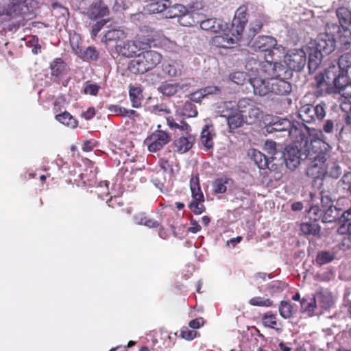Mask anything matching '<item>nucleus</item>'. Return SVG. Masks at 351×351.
I'll use <instances>...</instances> for the list:
<instances>
[{
	"label": "nucleus",
	"mask_w": 351,
	"mask_h": 351,
	"mask_svg": "<svg viewBox=\"0 0 351 351\" xmlns=\"http://www.w3.org/2000/svg\"><path fill=\"white\" fill-rule=\"evenodd\" d=\"M308 136L299 128H293L289 131V137L293 145L287 146L282 153L287 168L294 170L300 164L301 160H306V174L316 179L319 169L330 155V146L324 141V135L317 129L305 126Z\"/></svg>",
	"instance_id": "obj_1"
},
{
	"label": "nucleus",
	"mask_w": 351,
	"mask_h": 351,
	"mask_svg": "<svg viewBox=\"0 0 351 351\" xmlns=\"http://www.w3.org/2000/svg\"><path fill=\"white\" fill-rule=\"evenodd\" d=\"M237 110L244 117L245 123L253 124L258 121L263 115V110L252 99L244 97L240 99L237 104Z\"/></svg>",
	"instance_id": "obj_2"
},
{
	"label": "nucleus",
	"mask_w": 351,
	"mask_h": 351,
	"mask_svg": "<svg viewBox=\"0 0 351 351\" xmlns=\"http://www.w3.org/2000/svg\"><path fill=\"white\" fill-rule=\"evenodd\" d=\"M339 32V26L337 24H326V32L320 33L317 37V50L322 53L329 54L335 49V32Z\"/></svg>",
	"instance_id": "obj_3"
},
{
	"label": "nucleus",
	"mask_w": 351,
	"mask_h": 351,
	"mask_svg": "<svg viewBox=\"0 0 351 351\" xmlns=\"http://www.w3.org/2000/svg\"><path fill=\"white\" fill-rule=\"evenodd\" d=\"M326 108V106L324 102L316 106L306 104L299 109L298 116L304 123H315L317 120L322 121L325 117Z\"/></svg>",
	"instance_id": "obj_4"
},
{
	"label": "nucleus",
	"mask_w": 351,
	"mask_h": 351,
	"mask_svg": "<svg viewBox=\"0 0 351 351\" xmlns=\"http://www.w3.org/2000/svg\"><path fill=\"white\" fill-rule=\"evenodd\" d=\"M190 189L193 200L189 204V208L195 215H200L204 212L205 206L203 204L204 197L201 190L198 176L191 177Z\"/></svg>",
	"instance_id": "obj_5"
},
{
	"label": "nucleus",
	"mask_w": 351,
	"mask_h": 351,
	"mask_svg": "<svg viewBox=\"0 0 351 351\" xmlns=\"http://www.w3.org/2000/svg\"><path fill=\"white\" fill-rule=\"evenodd\" d=\"M287 66L291 70L300 71L306 64V55L302 49L289 51L284 58Z\"/></svg>",
	"instance_id": "obj_6"
},
{
	"label": "nucleus",
	"mask_w": 351,
	"mask_h": 351,
	"mask_svg": "<svg viewBox=\"0 0 351 351\" xmlns=\"http://www.w3.org/2000/svg\"><path fill=\"white\" fill-rule=\"evenodd\" d=\"M170 141V136L162 130H156L145 141L149 152H156L161 149Z\"/></svg>",
	"instance_id": "obj_7"
},
{
	"label": "nucleus",
	"mask_w": 351,
	"mask_h": 351,
	"mask_svg": "<svg viewBox=\"0 0 351 351\" xmlns=\"http://www.w3.org/2000/svg\"><path fill=\"white\" fill-rule=\"evenodd\" d=\"M147 47H149L147 43L144 44L140 40H129L116 45V49L123 56L130 58L137 56L141 49H146Z\"/></svg>",
	"instance_id": "obj_8"
},
{
	"label": "nucleus",
	"mask_w": 351,
	"mask_h": 351,
	"mask_svg": "<svg viewBox=\"0 0 351 351\" xmlns=\"http://www.w3.org/2000/svg\"><path fill=\"white\" fill-rule=\"evenodd\" d=\"M245 67L250 77L266 75L271 68V61H260L251 57L247 59Z\"/></svg>",
	"instance_id": "obj_9"
},
{
	"label": "nucleus",
	"mask_w": 351,
	"mask_h": 351,
	"mask_svg": "<svg viewBox=\"0 0 351 351\" xmlns=\"http://www.w3.org/2000/svg\"><path fill=\"white\" fill-rule=\"evenodd\" d=\"M266 77H269V76L266 75L250 77L249 81L253 87L255 95L265 96L271 93L270 79L265 80Z\"/></svg>",
	"instance_id": "obj_10"
},
{
	"label": "nucleus",
	"mask_w": 351,
	"mask_h": 351,
	"mask_svg": "<svg viewBox=\"0 0 351 351\" xmlns=\"http://www.w3.org/2000/svg\"><path fill=\"white\" fill-rule=\"evenodd\" d=\"M25 0H10L7 8L0 5V17L6 16L10 20L21 16L24 7Z\"/></svg>",
	"instance_id": "obj_11"
},
{
	"label": "nucleus",
	"mask_w": 351,
	"mask_h": 351,
	"mask_svg": "<svg viewBox=\"0 0 351 351\" xmlns=\"http://www.w3.org/2000/svg\"><path fill=\"white\" fill-rule=\"evenodd\" d=\"M277 45L276 39L271 36H259L252 44V47L256 51L262 52L271 51Z\"/></svg>",
	"instance_id": "obj_12"
},
{
	"label": "nucleus",
	"mask_w": 351,
	"mask_h": 351,
	"mask_svg": "<svg viewBox=\"0 0 351 351\" xmlns=\"http://www.w3.org/2000/svg\"><path fill=\"white\" fill-rule=\"evenodd\" d=\"M271 93L278 95H288L292 91V84L287 80L270 78Z\"/></svg>",
	"instance_id": "obj_13"
},
{
	"label": "nucleus",
	"mask_w": 351,
	"mask_h": 351,
	"mask_svg": "<svg viewBox=\"0 0 351 351\" xmlns=\"http://www.w3.org/2000/svg\"><path fill=\"white\" fill-rule=\"evenodd\" d=\"M202 19L204 16L199 11L186 8V12L181 19H178V22L183 26L193 27L199 24Z\"/></svg>",
	"instance_id": "obj_14"
},
{
	"label": "nucleus",
	"mask_w": 351,
	"mask_h": 351,
	"mask_svg": "<svg viewBox=\"0 0 351 351\" xmlns=\"http://www.w3.org/2000/svg\"><path fill=\"white\" fill-rule=\"evenodd\" d=\"M195 140V138L192 134H182L173 141L175 151L181 154L188 152L193 147Z\"/></svg>",
	"instance_id": "obj_15"
},
{
	"label": "nucleus",
	"mask_w": 351,
	"mask_h": 351,
	"mask_svg": "<svg viewBox=\"0 0 351 351\" xmlns=\"http://www.w3.org/2000/svg\"><path fill=\"white\" fill-rule=\"evenodd\" d=\"M267 75L271 78H279V80H289L293 76V72L289 69L280 63H273L271 62V68L269 69Z\"/></svg>",
	"instance_id": "obj_16"
},
{
	"label": "nucleus",
	"mask_w": 351,
	"mask_h": 351,
	"mask_svg": "<svg viewBox=\"0 0 351 351\" xmlns=\"http://www.w3.org/2000/svg\"><path fill=\"white\" fill-rule=\"evenodd\" d=\"M128 69L132 73L136 75L143 74L152 70L140 53L134 59L130 60L128 65Z\"/></svg>",
	"instance_id": "obj_17"
},
{
	"label": "nucleus",
	"mask_w": 351,
	"mask_h": 351,
	"mask_svg": "<svg viewBox=\"0 0 351 351\" xmlns=\"http://www.w3.org/2000/svg\"><path fill=\"white\" fill-rule=\"evenodd\" d=\"M128 69L132 73L136 75L143 74L152 70L140 53L134 59L130 60L128 65Z\"/></svg>",
	"instance_id": "obj_18"
},
{
	"label": "nucleus",
	"mask_w": 351,
	"mask_h": 351,
	"mask_svg": "<svg viewBox=\"0 0 351 351\" xmlns=\"http://www.w3.org/2000/svg\"><path fill=\"white\" fill-rule=\"evenodd\" d=\"M236 43V39L230 36L228 34L216 35L210 40V46L215 48L230 49Z\"/></svg>",
	"instance_id": "obj_19"
},
{
	"label": "nucleus",
	"mask_w": 351,
	"mask_h": 351,
	"mask_svg": "<svg viewBox=\"0 0 351 351\" xmlns=\"http://www.w3.org/2000/svg\"><path fill=\"white\" fill-rule=\"evenodd\" d=\"M108 14V7L103 0H95L93 1L88 10V16L92 19L103 17Z\"/></svg>",
	"instance_id": "obj_20"
},
{
	"label": "nucleus",
	"mask_w": 351,
	"mask_h": 351,
	"mask_svg": "<svg viewBox=\"0 0 351 351\" xmlns=\"http://www.w3.org/2000/svg\"><path fill=\"white\" fill-rule=\"evenodd\" d=\"M324 162L323 165H320L321 167L319 169V176L317 178H319L320 176H328L331 178L337 179L340 177L342 173L341 167L336 162H330L326 165V161Z\"/></svg>",
	"instance_id": "obj_21"
},
{
	"label": "nucleus",
	"mask_w": 351,
	"mask_h": 351,
	"mask_svg": "<svg viewBox=\"0 0 351 351\" xmlns=\"http://www.w3.org/2000/svg\"><path fill=\"white\" fill-rule=\"evenodd\" d=\"M336 93L344 97L348 101H351V80L348 75L344 77H340L337 81Z\"/></svg>",
	"instance_id": "obj_22"
},
{
	"label": "nucleus",
	"mask_w": 351,
	"mask_h": 351,
	"mask_svg": "<svg viewBox=\"0 0 351 351\" xmlns=\"http://www.w3.org/2000/svg\"><path fill=\"white\" fill-rule=\"evenodd\" d=\"M199 25L202 29L214 33L220 32L225 27V25L223 21L216 18H211L206 20L202 19Z\"/></svg>",
	"instance_id": "obj_23"
},
{
	"label": "nucleus",
	"mask_w": 351,
	"mask_h": 351,
	"mask_svg": "<svg viewBox=\"0 0 351 351\" xmlns=\"http://www.w3.org/2000/svg\"><path fill=\"white\" fill-rule=\"evenodd\" d=\"M322 73L324 75L328 83H329L330 85L332 84L335 88L337 86V81L340 77H344L346 75V74L343 75L335 64L329 66Z\"/></svg>",
	"instance_id": "obj_24"
},
{
	"label": "nucleus",
	"mask_w": 351,
	"mask_h": 351,
	"mask_svg": "<svg viewBox=\"0 0 351 351\" xmlns=\"http://www.w3.org/2000/svg\"><path fill=\"white\" fill-rule=\"evenodd\" d=\"M67 65L60 58H56L50 64L51 74L55 77H61L67 73Z\"/></svg>",
	"instance_id": "obj_25"
},
{
	"label": "nucleus",
	"mask_w": 351,
	"mask_h": 351,
	"mask_svg": "<svg viewBox=\"0 0 351 351\" xmlns=\"http://www.w3.org/2000/svg\"><path fill=\"white\" fill-rule=\"evenodd\" d=\"M261 322L265 327L274 329L276 331L281 330L282 324L278 322L277 315L271 311H268L263 315Z\"/></svg>",
	"instance_id": "obj_26"
},
{
	"label": "nucleus",
	"mask_w": 351,
	"mask_h": 351,
	"mask_svg": "<svg viewBox=\"0 0 351 351\" xmlns=\"http://www.w3.org/2000/svg\"><path fill=\"white\" fill-rule=\"evenodd\" d=\"M151 69L155 68L161 61L162 56L154 50H145L140 53Z\"/></svg>",
	"instance_id": "obj_27"
},
{
	"label": "nucleus",
	"mask_w": 351,
	"mask_h": 351,
	"mask_svg": "<svg viewBox=\"0 0 351 351\" xmlns=\"http://www.w3.org/2000/svg\"><path fill=\"white\" fill-rule=\"evenodd\" d=\"M186 8L185 6L181 4L171 5V2L169 1V5L167 6L166 12L164 13V16L169 19L178 18L180 19L186 12Z\"/></svg>",
	"instance_id": "obj_28"
},
{
	"label": "nucleus",
	"mask_w": 351,
	"mask_h": 351,
	"mask_svg": "<svg viewBox=\"0 0 351 351\" xmlns=\"http://www.w3.org/2000/svg\"><path fill=\"white\" fill-rule=\"evenodd\" d=\"M342 217L341 210L335 206H330L324 210L322 221L324 223H332Z\"/></svg>",
	"instance_id": "obj_29"
},
{
	"label": "nucleus",
	"mask_w": 351,
	"mask_h": 351,
	"mask_svg": "<svg viewBox=\"0 0 351 351\" xmlns=\"http://www.w3.org/2000/svg\"><path fill=\"white\" fill-rule=\"evenodd\" d=\"M337 16L342 28L349 27L351 25V11L346 7L337 8Z\"/></svg>",
	"instance_id": "obj_30"
},
{
	"label": "nucleus",
	"mask_w": 351,
	"mask_h": 351,
	"mask_svg": "<svg viewBox=\"0 0 351 351\" xmlns=\"http://www.w3.org/2000/svg\"><path fill=\"white\" fill-rule=\"evenodd\" d=\"M129 97L133 108H138L141 106L143 97L141 87L130 86Z\"/></svg>",
	"instance_id": "obj_31"
},
{
	"label": "nucleus",
	"mask_w": 351,
	"mask_h": 351,
	"mask_svg": "<svg viewBox=\"0 0 351 351\" xmlns=\"http://www.w3.org/2000/svg\"><path fill=\"white\" fill-rule=\"evenodd\" d=\"M300 230L306 236H319L321 228L316 221H309L301 223Z\"/></svg>",
	"instance_id": "obj_32"
},
{
	"label": "nucleus",
	"mask_w": 351,
	"mask_h": 351,
	"mask_svg": "<svg viewBox=\"0 0 351 351\" xmlns=\"http://www.w3.org/2000/svg\"><path fill=\"white\" fill-rule=\"evenodd\" d=\"M268 22L267 16L263 14H259L256 18L251 23L250 27L249 29V36H254L256 34L260 32L264 25Z\"/></svg>",
	"instance_id": "obj_33"
},
{
	"label": "nucleus",
	"mask_w": 351,
	"mask_h": 351,
	"mask_svg": "<svg viewBox=\"0 0 351 351\" xmlns=\"http://www.w3.org/2000/svg\"><path fill=\"white\" fill-rule=\"evenodd\" d=\"M304 124L301 125L300 123L295 125L294 123H291L289 119H284L279 122L274 123L272 125V129L275 131H287L289 135V131L293 128H299L302 130V128L305 127Z\"/></svg>",
	"instance_id": "obj_34"
},
{
	"label": "nucleus",
	"mask_w": 351,
	"mask_h": 351,
	"mask_svg": "<svg viewBox=\"0 0 351 351\" xmlns=\"http://www.w3.org/2000/svg\"><path fill=\"white\" fill-rule=\"evenodd\" d=\"M301 308L303 311L307 312L310 315H313L317 306V299L314 295L304 297L300 300Z\"/></svg>",
	"instance_id": "obj_35"
},
{
	"label": "nucleus",
	"mask_w": 351,
	"mask_h": 351,
	"mask_svg": "<svg viewBox=\"0 0 351 351\" xmlns=\"http://www.w3.org/2000/svg\"><path fill=\"white\" fill-rule=\"evenodd\" d=\"M219 89L216 86H208L202 88L191 94L190 99L195 102H200L206 95L219 92Z\"/></svg>",
	"instance_id": "obj_36"
},
{
	"label": "nucleus",
	"mask_w": 351,
	"mask_h": 351,
	"mask_svg": "<svg viewBox=\"0 0 351 351\" xmlns=\"http://www.w3.org/2000/svg\"><path fill=\"white\" fill-rule=\"evenodd\" d=\"M214 136L215 134L210 130L209 126L205 125L201 132L200 141L206 149L213 148Z\"/></svg>",
	"instance_id": "obj_37"
},
{
	"label": "nucleus",
	"mask_w": 351,
	"mask_h": 351,
	"mask_svg": "<svg viewBox=\"0 0 351 351\" xmlns=\"http://www.w3.org/2000/svg\"><path fill=\"white\" fill-rule=\"evenodd\" d=\"M181 89L180 86L178 83H163L158 88V91L165 96L171 97L174 96L179 90Z\"/></svg>",
	"instance_id": "obj_38"
},
{
	"label": "nucleus",
	"mask_w": 351,
	"mask_h": 351,
	"mask_svg": "<svg viewBox=\"0 0 351 351\" xmlns=\"http://www.w3.org/2000/svg\"><path fill=\"white\" fill-rule=\"evenodd\" d=\"M151 2L148 5H147V10L149 13L155 14V13H161L166 12L167 6L169 5V0H161Z\"/></svg>",
	"instance_id": "obj_39"
},
{
	"label": "nucleus",
	"mask_w": 351,
	"mask_h": 351,
	"mask_svg": "<svg viewBox=\"0 0 351 351\" xmlns=\"http://www.w3.org/2000/svg\"><path fill=\"white\" fill-rule=\"evenodd\" d=\"M55 118L62 124L71 128H75L77 126V121L67 111H64L61 114H56Z\"/></svg>",
	"instance_id": "obj_40"
},
{
	"label": "nucleus",
	"mask_w": 351,
	"mask_h": 351,
	"mask_svg": "<svg viewBox=\"0 0 351 351\" xmlns=\"http://www.w3.org/2000/svg\"><path fill=\"white\" fill-rule=\"evenodd\" d=\"M342 31L338 32L337 42L343 49H348L351 45V32L348 27L342 28Z\"/></svg>",
	"instance_id": "obj_41"
},
{
	"label": "nucleus",
	"mask_w": 351,
	"mask_h": 351,
	"mask_svg": "<svg viewBox=\"0 0 351 351\" xmlns=\"http://www.w3.org/2000/svg\"><path fill=\"white\" fill-rule=\"evenodd\" d=\"M245 120L241 113L236 112L227 118V123L230 131L237 129L243 125Z\"/></svg>",
	"instance_id": "obj_42"
},
{
	"label": "nucleus",
	"mask_w": 351,
	"mask_h": 351,
	"mask_svg": "<svg viewBox=\"0 0 351 351\" xmlns=\"http://www.w3.org/2000/svg\"><path fill=\"white\" fill-rule=\"evenodd\" d=\"M252 159L259 169L268 168L269 158L260 151L253 149L252 154Z\"/></svg>",
	"instance_id": "obj_43"
},
{
	"label": "nucleus",
	"mask_w": 351,
	"mask_h": 351,
	"mask_svg": "<svg viewBox=\"0 0 351 351\" xmlns=\"http://www.w3.org/2000/svg\"><path fill=\"white\" fill-rule=\"evenodd\" d=\"M338 68L344 75H348V71L351 68V53L347 52L339 58Z\"/></svg>",
	"instance_id": "obj_44"
},
{
	"label": "nucleus",
	"mask_w": 351,
	"mask_h": 351,
	"mask_svg": "<svg viewBox=\"0 0 351 351\" xmlns=\"http://www.w3.org/2000/svg\"><path fill=\"white\" fill-rule=\"evenodd\" d=\"M335 258V253L326 250L321 251L317 254L315 263L319 266H322L332 262Z\"/></svg>",
	"instance_id": "obj_45"
},
{
	"label": "nucleus",
	"mask_w": 351,
	"mask_h": 351,
	"mask_svg": "<svg viewBox=\"0 0 351 351\" xmlns=\"http://www.w3.org/2000/svg\"><path fill=\"white\" fill-rule=\"evenodd\" d=\"M322 57V53L317 50L309 54L308 66L310 71L317 69L321 63Z\"/></svg>",
	"instance_id": "obj_46"
},
{
	"label": "nucleus",
	"mask_w": 351,
	"mask_h": 351,
	"mask_svg": "<svg viewBox=\"0 0 351 351\" xmlns=\"http://www.w3.org/2000/svg\"><path fill=\"white\" fill-rule=\"evenodd\" d=\"M278 311L280 316L284 319H289L292 317L293 307L292 304L287 301H281Z\"/></svg>",
	"instance_id": "obj_47"
},
{
	"label": "nucleus",
	"mask_w": 351,
	"mask_h": 351,
	"mask_svg": "<svg viewBox=\"0 0 351 351\" xmlns=\"http://www.w3.org/2000/svg\"><path fill=\"white\" fill-rule=\"evenodd\" d=\"M234 107L233 102L225 101L221 106H219L218 112L221 117L228 118L236 112Z\"/></svg>",
	"instance_id": "obj_48"
},
{
	"label": "nucleus",
	"mask_w": 351,
	"mask_h": 351,
	"mask_svg": "<svg viewBox=\"0 0 351 351\" xmlns=\"http://www.w3.org/2000/svg\"><path fill=\"white\" fill-rule=\"evenodd\" d=\"M232 182V180L228 178L217 179L213 182L214 191L216 193H224L227 190V184Z\"/></svg>",
	"instance_id": "obj_49"
},
{
	"label": "nucleus",
	"mask_w": 351,
	"mask_h": 351,
	"mask_svg": "<svg viewBox=\"0 0 351 351\" xmlns=\"http://www.w3.org/2000/svg\"><path fill=\"white\" fill-rule=\"evenodd\" d=\"M99 53L93 46H89L82 53V58L86 60L95 61L99 58Z\"/></svg>",
	"instance_id": "obj_50"
},
{
	"label": "nucleus",
	"mask_w": 351,
	"mask_h": 351,
	"mask_svg": "<svg viewBox=\"0 0 351 351\" xmlns=\"http://www.w3.org/2000/svg\"><path fill=\"white\" fill-rule=\"evenodd\" d=\"M246 24L241 23L237 19H232L231 27L229 29V32L231 33L232 36L238 37L241 36L243 34L245 27Z\"/></svg>",
	"instance_id": "obj_51"
},
{
	"label": "nucleus",
	"mask_w": 351,
	"mask_h": 351,
	"mask_svg": "<svg viewBox=\"0 0 351 351\" xmlns=\"http://www.w3.org/2000/svg\"><path fill=\"white\" fill-rule=\"evenodd\" d=\"M163 209H164V208L162 207V205L160 204V208H158L156 211V213L159 215L158 217L160 219V221L155 220V219L148 217L145 226H147L149 228H157L158 227H160V223H161L160 221L162 219L163 217L165 215L164 213Z\"/></svg>",
	"instance_id": "obj_52"
},
{
	"label": "nucleus",
	"mask_w": 351,
	"mask_h": 351,
	"mask_svg": "<svg viewBox=\"0 0 351 351\" xmlns=\"http://www.w3.org/2000/svg\"><path fill=\"white\" fill-rule=\"evenodd\" d=\"M329 83H328L327 80L325 78L324 75L322 73H320L315 76V86L317 88L320 89L322 91L326 90V92L330 87Z\"/></svg>",
	"instance_id": "obj_53"
},
{
	"label": "nucleus",
	"mask_w": 351,
	"mask_h": 351,
	"mask_svg": "<svg viewBox=\"0 0 351 351\" xmlns=\"http://www.w3.org/2000/svg\"><path fill=\"white\" fill-rule=\"evenodd\" d=\"M264 151H265L267 154L268 157L270 159H275V156L277 154V149H276V143L271 140H267L265 143L264 147H263Z\"/></svg>",
	"instance_id": "obj_54"
},
{
	"label": "nucleus",
	"mask_w": 351,
	"mask_h": 351,
	"mask_svg": "<svg viewBox=\"0 0 351 351\" xmlns=\"http://www.w3.org/2000/svg\"><path fill=\"white\" fill-rule=\"evenodd\" d=\"M249 304L252 306L269 307L273 305V302L269 298L262 297H254L249 300Z\"/></svg>",
	"instance_id": "obj_55"
},
{
	"label": "nucleus",
	"mask_w": 351,
	"mask_h": 351,
	"mask_svg": "<svg viewBox=\"0 0 351 351\" xmlns=\"http://www.w3.org/2000/svg\"><path fill=\"white\" fill-rule=\"evenodd\" d=\"M346 224L347 226V233L343 236L341 242V247L343 250L351 248V222Z\"/></svg>",
	"instance_id": "obj_56"
},
{
	"label": "nucleus",
	"mask_w": 351,
	"mask_h": 351,
	"mask_svg": "<svg viewBox=\"0 0 351 351\" xmlns=\"http://www.w3.org/2000/svg\"><path fill=\"white\" fill-rule=\"evenodd\" d=\"M230 80L236 84L243 85L247 80H249L250 78H247L246 73L237 71L230 75Z\"/></svg>",
	"instance_id": "obj_57"
},
{
	"label": "nucleus",
	"mask_w": 351,
	"mask_h": 351,
	"mask_svg": "<svg viewBox=\"0 0 351 351\" xmlns=\"http://www.w3.org/2000/svg\"><path fill=\"white\" fill-rule=\"evenodd\" d=\"M247 7L243 5L240 6L235 12L234 17L233 19L239 21L243 24L247 23Z\"/></svg>",
	"instance_id": "obj_58"
},
{
	"label": "nucleus",
	"mask_w": 351,
	"mask_h": 351,
	"mask_svg": "<svg viewBox=\"0 0 351 351\" xmlns=\"http://www.w3.org/2000/svg\"><path fill=\"white\" fill-rule=\"evenodd\" d=\"M197 332L191 330L188 326H183L180 330V337L187 341H191L196 337Z\"/></svg>",
	"instance_id": "obj_59"
},
{
	"label": "nucleus",
	"mask_w": 351,
	"mask_h": 351,
	"mask_svg": "<svg viewBox=\"0 0 351 351\" xmlns=\"http://www.w3.org/2000/svg\"><path fill=\"white\" fill-rule=\"evenodd\" d=\"M315 296L317 302L319 303L322 308L326 309L330 307L331 300L330 298L322 293H317Z\"/></svg>",
	"instance_id": "obj_60"
},
{
	"label": "nucleus",
	"mask_w": 351,
	"mask_h": 351,
	"mask_svg": "<svg viewBox=\"0 0 351 351\" xmlns=\"http://www.w3.org/2000/svg\"><path fill=\"white\" fill-rule=\"evenodd\" d=\"M123 34V32L119 29H110L105 34L104 38L106 41L117 40L120 39Z\"/></svg>",
	"instance_id": "obj_61"
},
{
	"label": "nucleus",
	"mask_w": 351,
	"mask_h": 351,
	"mask_svg": "<svg viewBox=\"0 0 351 351\" xmlns=\"http://www.w3.org/2000/svg\"><path fill=\"white\" fill-rule=\"evenodd\" d=\"M339 184L344 190L351 192V172L346 173L339 181Z\"/></svg>",
	"instance_id": "obj_62"
},
{
	"label": "nucleus",
	"mask_w": 351,
	"mask_h": 351,
	"mask_svg": "<svg viewBox=\"0 0 351 351\" xmlns=\"http://www.w3.org/2000/svg\"><path fill=\"white\" fill-rule=\"evenodd\" d=\"M149 216L147 215L145 212H141L135 214L133 216V220L134 223L137 225L140 226H145V223L147 222V220L148 219Z\"/></svg>",
	"instance_id": "obj_63"
},
{
	"label": "nucleus",
	"mask_w": 351,
	"mask_h": 351,
	"mask_svg": "<svg viewBox=\"0 0 351 351\" xmlns=\"http://www.w3.org/2000/svg\"><path fill=\"white\" fill-rule=\"evenodd\" d=\"M107 204L109 207L117 208L123 206L124 203L121 197L114 196L108 199Z\"/></svg>",
	"instance_id": "obj_64"
}]
</instances>
